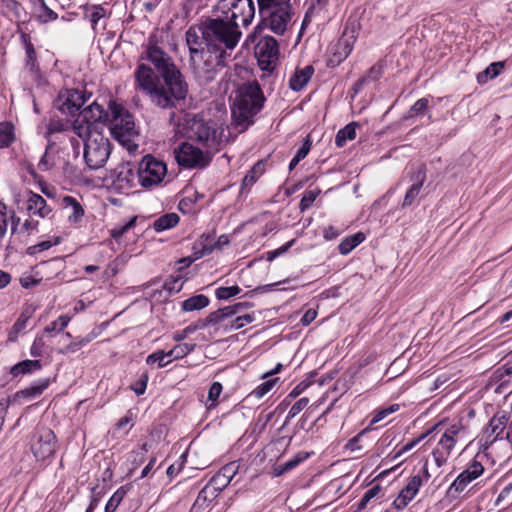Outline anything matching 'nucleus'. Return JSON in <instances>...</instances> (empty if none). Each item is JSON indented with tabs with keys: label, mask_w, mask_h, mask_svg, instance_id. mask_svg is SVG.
I'll list each match as a JSON object with an SVG mask.
<instances>
[{
	"label": "nucleus",
	"mask_w": 512,
	"mask_h": 512,
	"mask_svg": "<svg viewBox=\"0 0 512 512\" xmlns=\"http://www.w3.org/2000/svg\"><path fill=\"white\" fill-rule=\"evenodd\" d=\"M140 60L150 62L158 73L145 63H139L134 72L136 89L145 93L155 106L173 109L185 100L188 84L183 74L153 38H149Z\"/></svg>",
	"instance_id": "obj_1"
},
{
	"label": "nucleus",
	"mask_w": 512,
	"mask_h": 512,
	"mask_svg": "<svg viewBox=\"0 0 512 512\" xmlns=\"http://www.w3.org/2000/svg\"><path fill=\"white\" fill-rule=\"evenodd\" d=\"M241 35L239 28L222 17L208 18L202 24V38L208 51L218 54L216 56L217 65L223 64L226 50H233Z\"/></svg>",
	"instance_id": "obj_2"
},
{
	"label": "nucleus",
	"mask_w": 512,
	"mask_h": 512,
	"mask_svg": "<svg viewBox=\"0 0 512 512\" xmlns=\"http://www.w3.org/2000/svg\"><path fill=\"white\" fill-rule=\"evenodd\" d=\"M264 102L263 91L256 80L239 86L231 107L233 124L238 132H244L254 123V117L261 111Z\"/></svg>",
	"instance_id": "obj_3"
},
{
	"label": "nucleus",
	"mask_w": 512,
	"mask_h": 512,
	"mask_svg": "<svg viewBox=\"0 0 512 512\" xmlns=\"http://www.w3.org/2000/svg\"><path fill=\"white\" fill-rule=\"evenodd\" d=\"M188 138L201 144L208 153L213 155L220 150L222 144V131H219L216 122L194 118L188 128Z\"/></svg>",
	"instance_id": "obj_4"
},
{
	"label": "nucleus",
	"mask_w": 512,
	"mask_h": 512,
	"mask_svg": "<svg viewBox=\"0 0 512 512\" xmlns=\"http://www.w3.org/2000/svg\"><path fill=\"white\" fill-rule=\"evenodd\" d=\"M290 8L289 3L278 1L264 6L263 13H260L261 22L256 26L255 33H260L264 28H269L277 35L284 34L291 19Z\"/></svg>",
	"instance_id": "obj_5"
},
{
	"label": "nucleus",
	"mask_w": 512,
	"mask_h": 512,
	"mask_svg": "<svg viewBox=\"0 0 512 512\" xmlns=\"http://www.w3.org/2000/svg\"><path fill=\"white\" fill-rule=\"evenodd\" d=\"M216 9L237 28L250 25L255 15L253 0H218Z\"/></svg>",
	"instance_id": "obj_6"
},
{
	"label": "nucleus",
	"mask_w": 512,
	"mask_h": 512,
	"mask_svg": "<svg viewBox=\"0 0 512 512\" xmlns=\"http://www.w3.org/2000/svg\"><path fill=\"white\" fill-rule=\"evenodd\" d=\"M110 119L108 121L112 136L119 142H129L137 134L133 116L114 101L109 104Z\"/></svg>",
	"instance_id": "obj_7"
},
{
	"label": "nucleus",
	"mask_w": 512,
	"mask_h": 512,
	"mask_svg": "<svg viewBox=\"0 0 512 512\" xmlns=\"http://www.w3.org/2000/svg\"><path fill=\"white\" fill-rule=\"evenodd\" d=\"M111 153V144L102 133H91L85 140L84 160L92 170L102 168Z\"/></svg>",
	"instance_id": "obj_8"
},
{
	"label": "nucleus",
	"mask_w": 512,
	"mask_h": 512,
	"mask_svg": "<svg viewBox=\"0 0 512 512\" xmlns=\"http://www.w3.org/2000/svg\"><path fill=\"white\" fill-rule=\"evenodd\" d=\"M359 24L348 20L345 29L338 41L330 47V57L327 59V66L330 68L340 65L352 52L357 38Z\"/></svg>",
	"instance_id": "obj_9"
},
{
	"label": "nucleus",
	"mask_w": 512,
	"mask_h": 512,
	"mask_svg": "<svg viewBox=\"0 0 512 512\" xmlns=\"http://www.w3.org/2000/svg\"><path fill=\"white\" fill-rule=\"evenodd\" d=\"M166 173V164L148 154L139 163L137 177L142 187L151 188L160 184Z\"/></svg>",
	"instance_id": "obj_10"
},
{
	"label": "nucleus",
	"mask_w": 512,
	"mask_h": 512,
	"mask_svg": "<svg viewBox=\"0 0 512 512\" xmlns=\"http://www.w3.org/2000/svg\"><path fill=\"white\" fill-rule=\"evenodd\" d=\"M174 152L177 163L187 169L204 168L210 163L213 156L206 149L203 151L188 142L182 143Z\"/></svg>",
	"instance_id": "obj_11"
},
{
	"label": "nucleus",
	"mask_w": 512,
	"mask_h": 512,
	"mask_svg": "<svg viewBox=\"0 0 512 512\" xmlns=\"http://www.w3.org/2000/svg\"><path fill=\"white\" fill-rule=\"evenodd\" d=\"M279 46L272 36H263L255 46V56L262 70L273 71L278 60Z\"/></svg>",
	"instance_id": "obj_12"
},
{
	"label": "nucleus",
	"mask_w": 512,
	"mask_h": 512,
	"mask_svg": "<svg viewBox=\"0 0 512 512\" xmlns=\"http://www.w3.org/2000/svg\"><path fill=\"white\" fill-rule=\"evenodd\" d=\"M56 443V436L51 429L47 427L37 428L31 444L35 458L43 461L52 456L56 451Z\"/></svg>",
	"instance_id": "obj_13"
},
{
	"label": "nucleus",
	"mask_w": 512,
	"mask_h": 512,
	"mask_svg": "<svg viewBox=\"0 0 512 512\" xmlns=\"http://www.w3.org/2000/svg\"><path fill=\"white\" fill-rule=\"evenodd\" d=\"M427 168L425 164H420L415 168H412L409 172L410 180L413 182L410 188L407 190L402 207L411 206L420 194L421 188L426 181Z\"/></svg>",
	"instance_id": "obj_14"
},
{
	"label": "nucleus",
	"mask_w": 512,
	"mask_h": 512,
	"mask_svg": "<svg viewBox=\"0 0 512 512\" xmlns=\"http://www.w3.org/2000/svg\"><path fill=\"white\" fill-rule=\"evenodd\" d=\"M483 472V465L480 462L473 460L467 469L461 472L453 481L449 487L448 492H462L469 483L481 476Z\"/></svg>",
	"instance_id": "obj_15"
},
{
	"label": "nucleus",
	"mask_w": 512,
	"mask_h": 512,
	"mask_svg": "<svg viewBox=\"0 0 512 512\" xmlns=\"http://www.w3.org/2000/svg\"><path fill=\"white\" fill-rule=\"evenodd\" d=\"M112 186L121 193H127L133 186L134 173L129 164H121L110 173Z\"/></svg>",
	"instance_id": "obj_16"
},
{
	"label": "nucleus",
	"mask_w": 512,
	"mask_h": 512,
	"mask_svg": "<svg viewBox=\"0 0 512 512\" xmlns=\"http://www.w3.org/2000/svg\"><path fill=\"white\" fill-rule=\"evenodd\" d=\"M78 116L84 122L96 128L98 124L106 123L109 121L110 110L107 111L103 108V106L99 105L97 102H93L92 104L85 107L82 111H80Z\"/></svg>",
	"instance_id": "obj_17"
},
{
	"label": "nucleus",
	"mask_w": 512,
	"mask_h": 512,
	"mask_svg": "<svg viewBox=\"0 0 512 512\" xmlns=\"http://www.w3.org/2000/svg\"><path fill=\"white\" fill-rule=\"evenodd\" d=\"M186 43L190 52V63L191 67L195 68L196 57L201 55L203 48L201 45L205 42L202 38V25L200 27L191 26L186 31Z\"/></svg>",
	"instance_id": "obj_18"
},
{
	"label": "nucleus",
	"mask_w": 512,
	"mask_h": 512,
	"mask_svg": "<svg viewBox=\"0 0 512 512\" xmlns=\"http://www.w3.org/2000/svg\"><path fill=\"white\" fill-rule=\"evenodd\" d=\"M491 384L496 385L494 392L503 394L512 389V364H505L493 372Z\"/></svg>",
	"instance_id": "obj_19"
},
{
	"label": "nucleus",
	"mask_w": 512,
	"mask_h": 512,
	"mask_svg": "<svg viewBox=\"0 0 512 512\" xmlns=\"http://www.w3.org/2000/svg\"><path fill=\"white\" fill-rule=\"evenodd\" d=\"M507 421L508 419L505 415L498 416L497 414L490 419L483 436L485 440L484 446L486 448L492 445L503 433Z\"/></svg>",
	"instance_id": "obj_20"
},
{
	"label": "nucleus",
	"mask_w": 512,
	"mask_h": 512,
	"mask_svg": "<svg viewBox=\"0 0 512 512\" xmlns=\"http://www.w3.org/2000/svg\"><path fill=\"white\" fill-rule=\"evenodd\" d=\"M86 101L87 98L84 92L76 89L68 90L66 99L60 106V111L62 113H68L71 116H74L86 103Z\"/></svg>",
	"instance_id": "obj_21"
},
{
	"label": "nucleus",
	"mask_w": 512,
	"mask_h": 512,
	"mask_svg": "<svg viewBox=\"0 0 512 512\" xmlns=\"http://www.w3.org/2000/svg\"><path fill=\"white\" fill-rule=\"evenodd\" d=\"M27 211L30 216L37 215L40 218H45L52 212V208L47 205L46 200L41 195L29 191Z\"/></svg>",
	"instance_id": "obj_22"
},
{
	"label": "nucleus",
	"mask_w": 512,
	"mask_h": 512,
	"mask_svg": "<svg viewBox=\"0 0 512 512\" xmlns=\"http://www.w3.org/2000/svg\"><path fill=\"white\" fill-rule=\"evenodd\" d=\"M50 384V379H40L29 387L19 390L15 394V400H33L39 397Z\"/></svg>",
	"instance_id": "obj_23"
},
{
	"label": "nucleus",
	"mask_w": 512,
	"mask_h": 512,
	"mask_svg": "<svg viewBox=\"0 0 512 512\" xmlns=\"http://www.w3.org/2000/svg\"><path fill=\"white\" fill-rule=\"evenodd\" d=\"M314 73V68L311 65H307L302 69H297L293 76L289 80V87L293 91L302 90Z\"/></svg>",
	"instance_id": "obj_24"
},
{
	"label": "nucleus",
	"mask_w": 512,
	"mask_h": 512,
	"mask_svg": "<svg viewBox=\"0 0 512 512\" xmlns=\"http://www.w3.org/2000/svg\"><path fill=\"white\" fill-rule=\"evenodd\" d=\"M42 368V363L38 359L34 360H23L10 368V374L13 378H17L19 376L31 374L35 371H38Z\"/></svg>",
	"instance_id": "obj_25"
},
{
	"label": "nucleus",
	"mask_w": 512,
	"mask_h": 512,
	"mask_svg": "<svg viewBox=\"0 0 512 512\" xmlns=\"http://www.w3.org/2000/svg\"><path fill=\"white\" fill-rule=\"evenodd\" d=\"M309 454L305 452L297 453L292 459L288 460L285 463L276 464L273 469L274 476H281L295 467H297L302 461L308 458Z\"/></svg>",
	"instance_id": "obj_26"
},
{
	"label": "nucleus",
	"mask_w": 512,
	"mask_h": 512,
	"mask_svg": "<svg viewBox=\"0 0 512 512\" xmlns=\"http://www.w3.org/2000/svg\"><path fill=\"white\" fill-rule=\"evenodd\" d=\"M359 126L357 122H351L345 127L340 129L335 137V144L338 147L345 146L348 140H354L356 138V128Z\"/></svg>",
	"instance_id": "obj_27"
},
{
	"label": "nucleus",
	"mask_w": 512,
	"mask_h": 512,
	"mask_svg": "<svg viewBox=\"0 0 512 512\" xmlns=\"http://www.w3.org/2000/svg\"><path fill=\"white\" fill-rule=\"evenodd\" d=\"M179 220L180 218L176 213L164 214L154 221L153 229L156 232H162L171 229L178 224Z\"/></svg>",
	"instance_id": "obj_28"
},
{
	"label": "nucleus",
	"mask_w": 512,
	"mask_h": 512,
	"mask_svg": "<svg viewBox=\"0 0 512 512\" xmlns=\"http://www.w3.org/2000/svg\"><path fill=\"white\" fill-rule=\"evenodd\" d=\"M366 236L362 232H358L354 235L348 236L341 241L338 246L339 252L342 255L349 254L355 247L361 244L365 240Z\"/></svg>",
	"instance_id": "obj_29"
},
{
	"label": "nucleus",
	"mask_w": 512,
	"mask_h": 512,
	"mask_svg": "<svg viewBox=\"0 0 512 512\" xmlns=\"http://www.w3.org/2000/svg\"><path fill=\"white\" fill-rule=\"evenodd\" d=\"M209 305V298L203 294L192 296L182 302L184 311L201 310Z\"/></svg>",
	"instance_id": "obj_30"
},
{
	"label": "nucleus",
	"mask_w": 512,
	"mask_h": 512,
	"mask_svg": "<svg viewBox=\"0 0 512 512\" xmlns=\"http://www.w3.org/2000/svg\"><path fill=\"white\" fill-rule=\"evenodd\" d=\"M66 207H71L72 212L68 216V220L71 223H78L84 216V209L82 205L72 196H65L63 199Z\"/></svg>",
	"instance_id": "obj_31"
},
{
	"label": "nucleus",
	"mask_w": 512,
	"mask_h": 512,
	"mask_svg": "<svg viewBox=\"0 0 512 512\" xmlns=\"http://www.w3.org/2000/svg\"><path fill=\"white\" fill-rule=\"evenodd\" d=\"M15 140L14 126L11 122H0V148L9 147Z\"/></svg>",
	"instance_id": "obj_32"
},
{
	"label": "nucleus",
	"mask_w": 512,
	"mask_h": 512,
	"mask_svg": "<svg viewBox=\"0 0 512 512\" xmlns=\"http://www.w3.org/2000/svg\"><path fill=\"white\" fill-rule=\"evenodd\" d=\"M22 38H23L24 44H25L26 66L30 69L31 72H36V71H38L39 66L37 63V54L34 49V46L26 34H23Z\"/></svg>",
	"instance_id": "obj_33"
},
{
	"label": "nucleus",
	"mask_w": 512,
	"mask_h": 512,
	"mask_svg": "<svg viewBox=\"0 0 512 512\" xmlns=\"http://www.w3.org/2000/svg\"><path fill=\"white\" fill-rule=\"evenodd\" d=\"M34 7H38V20L41 23H48L50 21H54L58 18V14L50 9L45 0H36L32 3Z\"/></svg>",
	"instance_id": "obj_34"
},
{
	"label": "nucleus",
	"mask_w": 512,
	"mask_h": 512,
	"mask_svg": "<svg viewBox=\"0 0 512 512\" xmlns=\"http://www.w3.org/2000/svg\"><path fill=\"white\" fill-rule=\"evenodd\" d=\"M504 68L503 62L491 63L482 73L478 74L477 80L479 83L485 82L487 79L496 78Z\"/></svg>",
	"instance_id": "obj_35"
},
{
	"label": "nucleus",
	"mask_w": 512,
	"mask_h": 512,
	"mask_svg": "<svg viewBox=\"0 0 512 512\" xmlns=\"http://www.w3.org/2000/svg\"><path fill=\"white\" fill-rule=\"evenodd\" d=\"M73 130L78 137L83 138L84 141L88 138L91 133H98L96 128L92 125L84 122L79 116L73 122Z\"/></svg>",
	"instance_id": "obj_36"
},
{
	"label": "nucleus",
	"mask_w": 512,
	"mask_h": 512,
	"mask_svg": "<svg viewBox=\"0 0 512 512\" xmlns=\"http://www.w3.org/2000/svg\"><path fill=\"white\" fill-rule=\"evenodd\" d=\"M220 493L210 484L207 483L199 492L196 504L203 505L206 502H212Z\"/></svg>",
	"instance_id": "obj_37"
},
{
	"label": "nucleus",
	"mask_w": 512,
	"mask_h": 512,
	"mask_svg": "<svg viewBox=\"0 0 512 512\" xmlns=\"http://www.w3.org/2000/svg\"><path fill=\"white\" fill-rule=\"evenodd\" d=\"M127 491L128 490L125 486L118 488L106 503L105 512H115L119 504L124 499Z\"/></svg>",
	"instance_id": "obj_38"
},
{
	"label": "nucleus",
	"mask_w": 512,
	"mask_h": 512,
	"mask_svg": "<svg viewBox=\"0 0 512 512\" xmlns=\"http://www.w3.org/2000/svg\"><path fill=\"white\" fill-rule=\"evenodd\" d=\"M320 193L321 190L319 188L306 190L299 203L300 211L305 212L306 210H308Z\"/></svg>",
	"instance_id": "obj_39"
},
{
	"label": "nucleus",
	"mask_w": 512,
	"mask_h": 512,
	"mask_svg": "<svg viewBox=\"0 0 512 512\" xmlns=\"http://www.w3.org/2000/svg\"><path fill=\"white\" fill-rule=\"evenodd\" d=\"M423 481L420 475H414L409 479L407 485L401 490L411 500L416 496Z\"/></svg>",
	"instance_id": "obj_40"
},
{
	"label": "nucleus",
	"mask_w": 512,
	"mask_h": 512,
	"mask_svg": "<svg viewBox=\"0 0 512 512\" xmlns=\"http://www.w3.org/2000/svg\"><path fill=\"white\" fill-rule=\"evenodd\" d=\"M168 357H169L168 352H164L163 350H158V351L147 356L146 363L148 365L157 364L159 368H162V367L167 366L171 362V359L166 360V358H168Z\"/></svg>",
	"instance_id": "obj_41"
},
{
	"label": "nucleus",
	"mask_w": 512,
	"mask_h": 512,
	"mask_svg": "<svg viewBox=\"0 0 512 512\" xmlns=\"http://www.w3.org/2000/svg\"><path fill=\"white\" fill-rule=\"evenodd\" d=\"M52 145H48L44 154L39 160L38 169L45 172L52 169L55 165V156L51 153Z\"/></svg>",
	"instance_id": "obj_42"
},
{
	"label": "nucleus",
	"mask_w": 512,
	"mask_h": 512,
	"mask_svg": "<svg viewBox=\"0 0 512 512\" xmlns=\"http://www.w3.org/2000/svg\"><path fill=\"white\" fill-rule=\"evenodd\" d=\"M195 348V344L184 343L176 345L168 351L169 358L180 359L191 353Z\"/></svg>",
	"instance_id": "obj_43"
},
{
	"label": "nucleus",
	"mask_w": 512,
	"mask_h": 512,
	"mask_svg": "<svg viewBox=\"0 0 512 512\" xmlns=\"http://www.w3.org/2000/svg\"><path fill=\"white\" fill-rule=\"evenodd\" d=\"M278 380L279 378L276 377L261 383L251 392V395L257 399L264 397L267 393H269L272 390V388L275 386Z\"/></svg>",
	"instance_id": "obj_44"
},
{
	"label": "nucleus",
	"mask_w": 512,
	"mask_h": 512,
	"mask_svg": "<svg viewBox=\"0 0 512 512\" xmlns=\"http://www.w3.org/2000/svg\"><path fill=\"white\" fill-rule=\"evenodd\" d=\"M28 320H29V316H26L24 313H22L19 316L17 321L12 326L11 331L9 332V340L10 341H15L18 334L26 329Z\"/></svg>",
	"instance_id": "obj_45"
},
{
	"label": "nucleus",
	"mask_w": 512,
	"mask_h": 512,
	"mask_svg": "<svg viewBox=\"0 0 512 512\" xmlns=\"http://www.w3.org/2000/svg\"><path fill=\"white\" fill-rule=\"evenodd\" d=\"M137 217H132L127 223L116 225L111 231L110 235L113 239L118 241L128 230L136 224Z\"/></svg>",
	"instance_id": "obj_46"
},
{
	"label": "nucleus",
	"mask_w": 512,
	"mask_h": 512,
	"mask_svg": "<svg viewBox=\"0 0 512 512\" xmlns=\"http://www.w3.org/2000/svg\"><path fill=\"white\" fill-rule=\"evenodd\" d=\"M241 292V288L237 285L230 287H219L215 291L216 298L218 300H228L231 297L238 295Z\"/></svg>",
	"instance_id": "obj_47"
},
{
	"label": "nucleus",
	"mask_w": 512,
	"mask_h": 512,
	"mask_svg": "<svg viewBox=\"0 0 512 512\" xmlns=\"http://www.w3.org/2000/svg\"><path fill=\"white\" fill-rule=\"evenodd\" d=\"M429 101L427 98H421L417 100L409 109L408 115L406 118H412L416 117L418 115L425 114L427 108H428Z\"/></svg>",
	"instance_id": "obj_48"
},
{
	"label": "nucleus",
	"mask_w": 512,
	"mask_h": 512,
	"mask_svg": "<svg viewBox=\"0 0 512 512\" xmlns=\"http://www.w3.org/2000/svg\"><path fill=\"white\" fill-rule=\"evenodd\" d=\"M309 404V399L307 397H303L299 399L297 402H295L291 409L289 410L284 424H287L291 419L296 417L303 409L307 407Z\"/></svg>",
	"instance_id": "obj_49"
},
{
	"label": "nucleus",
	"mask_w": 512,
	"mask_h": 512,
	"mask_svg": "<svg viewBox=\"0 0 512 512\" xmlns=\"http://www.w3.org/2000/svg\"><path fill=\"white\" fill-rule=\"evenodd\" d=\"M70 321V318L66 315H61L57 320L51 322L48 326L45 327L44 332L51 333L54 331H62L64 330L68 323Z\"/></svg>",
	"instance_id": "obj_50"
},
{
	"label": "nucleus",
	"mask_w": 512,
	"mask_h": 512,
	"mask_svg": "<svg viewBox=\"0 0 512 512\" xmlns=\"http://www.w3.org/2000/svg\"><path fill=\"white\" fill-rule=\"evenodd\" d=\"M255 320L254 314H243L238 317H236L234 320L231 321V324L229 328L231 330H238L245 325L252 323Z\"/></svg>",
	"instance_id": "obj_51"
},
{
	"label": "nucleus",
	"mask_w": 512,
	"mask_h": 512,
	"mask_svg": "<svg viewBox=\"0 0 512 512\" xmlns=\"http://www.w3.org/2000/svg\"><path fill=\"white\" fill-rule=\"evenodd\" d=\"M8 219V207L0 201V238H3L7 232Z\"/></svg>",
	"instance_id": "obj_52"
},
{
	"label": "nucleus",
	"mask_w": 512,
	"mask_h": 512,
	"mask_svg": "<svg viewBox=\"0 0 512 512\" xmlns=\"http://www.w3.org/2000/svg\"><path fill=\"white\" fill-rule=\"evenodd\" d=\"M208 483H210L220 493L230 484V481L220 472H217Z\"/></svg>",
	"instance_id": "obj_53"
},
{
	"label": "nucleus",
	"mask_w": 512,
	"mask_h": 512,
	"mask_svg": "<svg viewBox=\"0 0 512 512\" xmlns=\"http://www.w3.org/2000/svg\"><path fill=\"white\" fill-rule=\"evenodd\" d=\"M182 285L183 281L180 276L171 277L164 283L163 289L167 290L169 293H176L182 289Z\"/></svg>",
	"instance_id": "obj_54"
},
{
	"label": "nucleus",
	"mask_w": 512,
	"mask_h": 512,
	"mask_svg": "<svg viewBox=\"0 0 512 512\" xmlns=\"http://www.w3.org/2000/svg\"><path fill=\"white\" fill-rule=\"evenodd\" d=\"M93 339H94V336L92 334H90V335H88L86 337L80 338L78 341H74V342L70 343L65 348V352H67V353H69V352L70 353H74V352L78 351L79 349H81L82 347H84L85 345H87Z\"/></svg>",
	"instance_id": "obj_55"
},
{
	"label": "nucleus",
	"mask_w": 512,
	"mask_h": 512,
	"mask_svg": "<svg viewBox=\"0 0 512 512\" xmlns=\"http://www.w3.org/2000/svg\"><path fill=\"white\" fill-rule=\"evenodd\" d=\"M45 347V341L42 336H37L31 347H30V355L32 357H41L43 355V349Z\"/></svg>",
	"instance_id": "obj_56"
},
{
	"label": "nucleus",
	"mask_w": 512,
	"mask_h": 512,
	"mask_svg": "<svg viewBox=\"0 0 512 512\" xmlns=\"http://www.w3.org/2000/svg\"><path fill=\"white\" fill-rule=\"evenodd\" d=\"M203 195L198 192H194L193 197L187 196L179 202V209L182 212L191 210L192 204L196 203L199 199H202Z\"/></svg>",
	"instance_id": "obj_57"
},
{
	"label": "nucleus",
	"mask_w": 512,
	"mask_h": 512,
	"mask_svg": "<svg viewBox=\"0 0 512 512\" xmlns=\"http://www.w3.org/2000/svg\"><path fill=\"white\" fill-rule=\"evenodd\" d=\"M260 171V163H257L247 174L246 176L244 177L243 179V186L244 187H248V186H251L253 185L257 179H258V174Z\"/></svg>",
	"instance_id": "obj_58"
},
{
	"label": "nucleus",
	"mask_w": 512,
	"mask_h": 512,
	"mask_svg": "<svg viewBox=\"0 0 512 512\" xmlns=\"http://www.w3.org/2000/svg\"><path fill=\"white\" fill-rule=\"evenodd\" d=\"M238 468L239 466L235 462H231L223 466L218 472L231 482L233 477L236 475Z\"/></svg>",
	"instance_id": "obj_59"
},
{
	"label": "nucleus",
	"mask_w": 512,
	"mask_h": 512,
	"mask_svg": "<svg viewBox=\"0 0 512 512\" xmlns=\"http://www.w3.org/2000/svg\"><path fill=\"white\" fill-rule=\"evenodd\" d=\"M147 382L148 375L143 373L140 378L131 386V388L137 395H142L145 393Z\"/></svg>",
	"instance_id": "obj_60"
},
{
	"label": "nucleus",
	"mask_w": 512,
	"mask_h": 512,
	"mask_svg": "<svg viewBox=\"0 0 512 512\" xmlns=\"http://www.w3.org/2000/svg\"><path fill=\"white\" fill-rule=\"evenodd\" d=\"M383 74V65L381 63H376L373 65L367 74L364 77L368 78V83L372 81L378 80Z\"/></svg>",
	"instance_id": "obj_61"
},
{
	"label": "nucleus",
	"mask_w": 512,
	"mask_h": 512,
	"mask_svg": "<svg viewBox=\"0 0 512 512\" xmlns=\"http://www.w3.org/2000/svg\"><path fill=\"white\" fill-rule=\"evenodd\" d=\"M312 141L310 139V136H306L304 139V142L302 146L297 150L295 157H297V160H303L309 153L311 149Z\"/></svg>",
	"instance_id": "obj_62"
},
{
	"label": "nucleus",
	"mask_w": 512,
	"mask_h": 512,
	"mask_svg": "<svg viewBox=\"0 0 512 512\" xmlns=\"http://www.w3.org/2000/svg\"><path fill=\"white\" fill-rule=\"evenodd\" d=\"M455 439L452 437H449L445 434L442 435V437L439 440V445L442 447V449L445 451L446 456H448L455 446Z\"/></svg>",
	"instance_id": "obj_63"
},
{
	"label": "nucleus",
	"mask_w": 512,
	"mask_h": 512,
	"mask_svg": "<svg viewBox=\"0 0 512 512\" xmlns=\"http://www.w3.org/2000/svg\"><path fill=\"white\" fill-rule=\"evenodd\" d=\"M222 384L220 382H213L208 391V400L216 402L222 392Z\"/></svg>",
	"instance_id": "obj_64"
}]
</instances>
